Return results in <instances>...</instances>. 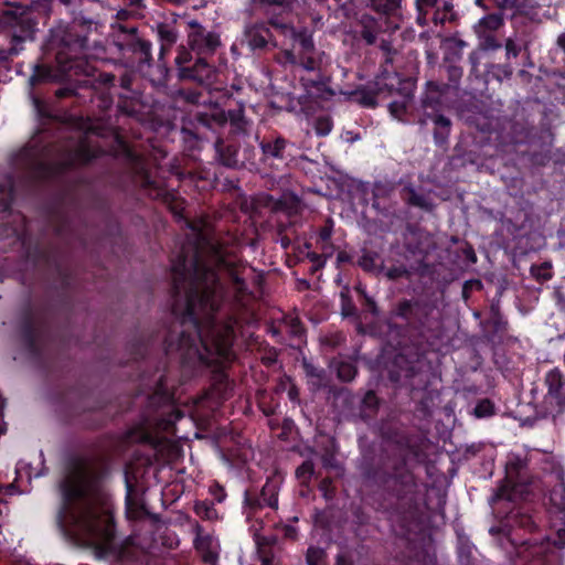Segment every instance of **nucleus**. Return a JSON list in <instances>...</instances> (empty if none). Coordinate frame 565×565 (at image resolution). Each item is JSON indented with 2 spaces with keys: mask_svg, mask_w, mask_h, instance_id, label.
<instances>
[{
  "mask_svg": "<svg viewBox=\"0 0 565 565\" xmlns=\"http://www.w3.org/2000/svg\"><path fill=\"white\" fill-rule=\"evenodd\" d=\"M245 270L225 241L201 232L183 245L171 259L170 313L149 335L127 343L130 359L145 360L156 350L167 358L175 354L184 376L209 371L215 384L225 385L226 371L236 360L235 311L253 298Z\"/></svg>",
  "mask_w": 565,
  "mask_h": 565,
  "instance_id": "f257e3e1",
  "label": "nucleus"
},
{
  "mask_svg": "<svg viewBox=\"0 0 565 565\" xmlns=\"http://www.w3.org/2000/svg\"><path fill=\"white\" fill-rule=\"evenodd\" d=\"M423 450L406 434L383 446L376 456L364 454L360 463L363 479L377 490V510L386 514L397 535L408 539L419 529L420 477L416 473Z\"/></svg>",
  "mask_w": 565,
  "mask_h": 565,
  "instance_id": "f03ea898",
  "label": "nucleus"
},
{
  "mask_svg": "<svg viewBox=\"0 0 565 565\" xmlns=\"http://www.w3.org/2000/svg\"><path fill=\"white\" fill-rule=\"evenodd\" d=\"M390 329H397L402 340L387 365L388 381L396 388H406L412 399L425 395L430 384L431 366L426 354L434 350L440 338L443 323L437 308L420 298H402L390 311Z\"/></svg>",
  "mask_w": 565,
  "mask_h": 565,
  "instance_id": "7ed1b4c3",
  "label": "nucleus"
},
{
  "mask_svg": "<svg viewBox=\"0 0 565 565\" xmlns=\"http://www.w3.org/2000/svg\"><path fill=\"white\" fill-rule=\"evenodd\" d=\"M75 480H63L60 523L74 540L88 546H109L116 537L111 495L104 486L105 469H92L85 458L73 459Z\"/></svg>",
  "mask_w": 565,
  "mask_h": 565,
  "instance_id": "20e7f679",
  "label": "nucleus"
},
{
  "mask_svg": "<svg viewBox=\"0 0 565 565\" xmlns=\"http://www.w3.org/2000/svg\"><path fill=\"white\" fill-rule=\"evenodd\" d=\"M98 23L89 14L78 13L70 23L50 30L43 45L49 63H38L30 76V85L62 82L73 76H93L95 67L89 61V36Z\"/></svg>",
  "mask_w": 565,
  "mask_h": 565,
  "instance_id": "39448f33",
  "label": "nucleus"
},
{
  "mask_svg": "<svg viewBox=\"0 0 565 565\" xmlns=\"http://www.w3.org/2000/svg\"><path fill=\"white\" fill-rule=\"evenodd\" d=\"M489 534L494 546L502 551L513 565H559L555 548L565 546V522L554 537L544 533L534 516L515 509L510 511Z\"/></svg>",
  "mask_w": 565,
  "mask_h": 565,
  "instance_id": "423d86ee",
  "label": "nucleus"
},
{
  "mask_svg": "<svg viewBox=\"0 0 565 565\" xmlns=\"http://www.w3.org/2000/svg\"><path fill=\"white\" fill-rule=\"evenodd\" d=\"M462 56L459 53L447 54L438 67V77L426 82V89L420 96L417 124L422 128L431 125L433 139L437 147L449 143L452 121L445 114L443 99L458 97L463 75Z\"/></svg>",
  "mask_w": 565,
  "mask_h": 565,
  "instance_id": "0eeeda50",
  "label": "nucleus"
},
{
  "mask_svg": "<svg viewBox=\"0 0 565 565\" xmlns=\"http://www.w3.org/2000/svg\"><path fill=\"white\" fill-rule=\"evenodd\" d=\"M227 122H230L233 132H245L247 121L244 107L238 106L228 111L218 108L210 111H196L183 121L181 128L182 140L189 150L199 149L202 141H210L209 134L221 132Z\"/></svg>",
  "mask_w": 565,
  "mask_h": 565,
  "instance_id": "6e6552de",
  "label": "nucleus"
},
{
  "mask_svg": "<svg viewBox=\"0 0 565 565\" xmlns=\"http://www.w3.org/2000/svg\"><path fill=\"white\" fill-rule=\"evenodd\" d=\"M52 337L51 310L49 308L33 310L28 306L20 321V338L29 356L39 365H45V353Z\"/></svg>",
  "mask_w": 565,
  "mask_h": 565,
  "instance_id": "1a4fd4ad",
  "label": "nucleus"
},
{
  "mask_svg": "<svg viewBox=\"0 0 565 565\" xmlns=\"http://www.w3.org/2000/svg\"><path fill=\"white\" fill-rule=\"evenodd\" d=\"M0 23L3 34L9 42L7 47H0V65L8 66L25 49V43L33 42L36 33V22L32 12L18 7L2 11Z\"/></svg>",
  "mask_w": 565,
  "mask_h": 565,
  "instance_id": "9d476101",
  "label": "nucleus"
},
{
  "mask_svg": "<svg viewBox=\"0 0 565 565\" xmlns=\"http://www.w3.org/2000/svg\"><path fill=\"white\" fill-rule=\"evenodd\" d=\"M174 66L178 81L194 83L201 87H210L217 77V70L212 61L193 54L183 45L178 47Z\"/></svg>",
  "mask_w": 565,
  "mask_h": 565,
  "instance_id": "9b49d317",
  "label": "nucleus"
},
{
  "mask_svg": "<svg viewBox=\"0 0 565 565\" xmlns=\"http://www.w3.org/2000/svg\"><path fill=\"white\" fill-rule=\"evenodd\" d=\"M127 157L132 163L135 182L147 191L154 199H162L168 203L169 210L177 218L184 217V201L177 198L173 193L163 189L160 183L153 179L147 163L135 151L128 149Z\"/></svg>",
  "mask_w": 565,
  "mask_h": 565,
  "instance_id": "f8f14e48",
  "label": "nucleus"
},
{
  "mask_svg": "<svg viewBox=\"0 0 565 565\" xmlns=\"http://www.w3.org/2000/svg\"><path fill=\"white\" fill-rule=\"evenodd\" d=\"M532 65L530 52L521 41L508 38L504 41V61L486 65L483 81L486 84L510 79L519 66Z\"/></svg>",
  "mask_w": 565,
  "mask_h": 565,
  "instance_id": "ddd939ff",
  "label": "nucleus"
},
{
  "mask_svg": "<svg viewBox=\"0 0 565 565\" xmlns=\"http://www.w3.org/2000/svg\"><path fill=\"white\" fill-rule=\"evenodd\" d=\"M116 45L121 55L129 56L139 68L152 65V43L141 36L136 26H120Z\"/></svg>",
  "mask_w": 565,
  "mask_h": 565,
  "instance_id": "4468645a",
  "label": "nucleus"
},
{
  "mask_svg": "<svg viewBox=\"0 0 565 565\" xmlns=\"http://www.w3.org/2000/svg\"><path fill=\"white\" fill-rule=\"evenodd\" d=\"M28 257L34 263V265L45 263L55 267L60 278L61 294L65 298V301L68 302L71 292L76 282V276L73 269L62 264V262L55 256L53 249L44 248L40 245H35L33 248H30L28 250Z\"/></svg>",
  "mask_w": 565,
  "mask_h": 565,
  "instance_id": "2eb2a0df",
  "label": "nucleus"
},
{
  "mask_svg": "<svg viewBox=\"0 0 565 565\" xmlns=\"http://www.w3.org/2000/svg\"><path fill=\"white\" fill-rule=\"evenodd\" d=\"M545 384L547 393L537 411L543 417L551 416L553 419L565 411V381L562 373L557 370H551L546 373Z\"/></svg>",
  "mask_w": 565,
  "mask_h": 565,
  "instance_id": "dca6fc26",
  "label": "nucleus"
},
{
  "mask_svg": "<svg viewBox=\"0 0 565 565\" xmlns=\"http://www.w3.org/2000/svg\"><path fill=\"white\" fill-rule=\"evenodd\" d=\"M188 44L193 54L198 56L212 57L222 45L220 34L207 31L199 21L190 20L188 22Z\"/></svg>",
  "mask_w": 565,
  "mask_h": 565,
  "instance_id": "f3484780",
  "label": "nucleus"
},
{
  "mask_svg": "<svg viewBox=\"0 0 565 565\" xmlns=\"http://www.w3.org/2000/svg\"><path fill=\"white\" fill-rule=\"evenodd\" d=\"M21 157L26 161H32V171L43 181L60 179L75 168V160L71 158L70 153L63 160L42 161L36 159L32 148H24L21 151Z\"/></svg>",
  "mask_w": 565,
  "mask_h": 565,
  "instance_id": "a211bd4d",
  "label": "nucleus"
},
{
  "mask_svg": "<svg viewBox=\"0 0 565 565\" xmlns=\"http://www.w3.org/2000/svg\"><path fill=\"white\" fill-rule=\"evenodd\" d=\"M395 84L401 85L402 79L396 75L382 74L377 76L373 84L356 89L354 92L355 99L360 105L367 108L377 106V98L391 96L394 94Z\"/></svg>",
  "mask_w": 565,
  "mask_h": 565,
  "instance_id": "6ab92c4d",
  "label": "nucleus"
},
{
  "mask_svg": "<svg viewBox=\"0 0 565 565\" xmlns=\"http://www.w3.org/2000/svg\"><path fill=\"white\" fill-rule=\"evenodd\" d=\"M258 146L262 151L260 160L264 163L287 162L292 158L294 142L278 132L264 136Z\"/></svg>",
  "mask_w": 565,
  "mask_h": 565,
  "instance_id": "aec40b11",
  "label": "nucleus"
},
{
  "mask_svg": "<svg viewBox=\"0 0 565 565\" xmlns=\"http://www.w3.org/2000/svg\"><path fill=\"white\" fill-rule=\"evenodd\" d=\"M53 0H19L14 2H4L6 8L2 11H10L11 9L21 7L30 12L36 22V26L39 25V13L40 11H45L50 3ZM61 4H63L66 10L72 14V19L75 18L78 13L88 14L87 13V3H93L96 0H58Z\"/></svg>",
  "mask_w": 565,
  "mask_h": 565,
  "instance_id": "412c9836",
  "label": "nucleus"
},
{
  "mask_svg": "<svg viewBox=\"0 0 565 565\" xmlns=\"http://www.w3.org/2000/svg\"><path fill=\"white\" fill-rule=\"evenodd\" d=\"M270 25L278 34L291 40L295 45H298V53L316 51L312 34L306 28L297 30L292 24L285 22L284 19H274Z\"/></svg>",
  "mask_w": 565,
  "mask_h": 565,
  "instance_id": "4be33fe9",
  "label": "nucleus"
},
{
  "mask_svg": "<svg viewBox=\"0 0 565 565\" xmlns=\"http://www.w3.org/2000/svg\"><path fill=\"white\" fill-rule=\"evenodd\" d=\"M209 137L210 140L213 139L215 160L225 168L237 170L239 145L233 139L222 138L221 132L209 134Z\"/></svg>",
  "mask_w": 565,
  "mask_h": 565,
  "instance_id": "5701e85b",
  "label": "nucleus"
},
{
  "mask_svg": "<svg viewBox=\"0 0 565 565\" xmlns=\"http://www.w3.org/2000/svg\"><path fill=\"white\" fill-rule=\"evenodd\" d=\"M270 28L273 26L269 23V18H267L266 22H255L246 28L245 40L250 50H266L269 45L273 47L278 46V42Z\"/></svg>",
  "mask_w": 565,
  "mask_h": 565,
  "instance_id": "b1692460",
  "label": "nucleus"
},
{
  "mask_svg": "<svg viewBox=\"0 0 565 565\" xmlns=\"http://www.w3.org/2000/svg\"><path fill=\"white\" fill-rule=\"evenodd\" d=\"M297 0H252L253 8L260 14L269 18V23L274 19L281 20L285 14L292 11Z\"/></svg>",
  "mask_w": 565,
  "mask_h": 565,
  "instance_id": "393cba45",
  "label": "nucleus"
},
{
  "mask_svg": "<svg viewBox=\"0 0 565 565\" xmlns=\"http://www.w3.org/2000/svg\"><path fill=\"white\" fill-rule=\"evenodd\" d=\"M126 515L128 520L139 521L142 519H156L142 501L136 498V487L128 478H126V497H125Z\"/></svg>",
  "mask_w": 565,
  "mask_h": 565,
  "instance_id": "a878e982",
  "label": "nucleus"
},
{
  "mask_svg": "<svg viewBox=\"0 0 565 565\" xmlns=\"http://www.w3.org/2000/svg\"><path fill=\"white\" fill-rule=\"evenodd\" d=\"M300 82L307 96L310 98L326 99L334 95L333 89L330 87V77L320 72H318L315 77L302 76Z\"/></svg>",
  "mask_w": 565,
  "mask_h": 565,
  "instance_id": "bb28decb",
  "label": "nucleus"
},
{
  "mask_svg": "<svg viewBox=\"0 0 565 565\" xmlns=\"http://www.w3.org/2000/svg\"><path fill=\"white\" fill-rule=\"evenodd\" d=\"M440 0H415L417 17L416 22L422 26L441 24L445 14L439 13Z\"/></svg>",
  "mask_w": 565,
  "mask_h": 565,
  "instance_id": "cd10ccee",
  "label": "nucleus"
},
{
  "mask_svg": "<svg viewBox=\"0 0 565 565\" xmlns=\"http://www.w3.org/2000/svg\"><path fill=\"white\" fill-rule=\"evenodd\" d=\"M482 326L484 329V337L490 342H494L507 331L508 321L501 313L499 305H491L490 317L482 322Z\"/></svg>",
  "mask_w": 565,
  "mask_h": 565,
  "instance_id": "c85d7f7f",
  "label": "nucleus"
},
{
  "mask_svg": "<svg viewBox=\"0 0 565 565\" xmlns=\"http://www.w3.org/2000/svg\"><path fill=\"white\" fill-rule=\"evenodd\" d=\"M401 199L408 206L417 207L424 212L430 213L436 207V204L428 195L418 193L411 183L402 188Z\"/></svg>",
  "mask_w": 565,
  "mask_h": 565,
  "instance_id": "c756f323",
  "label": "nucleus"
},
{
  "mask_svg": "<svg viewBox=\"0 0 565 565\" xmlns=\"http://www.w3.org/2000/svg\"><path fill=\"white\" fill-rule=\"evenodd\" d=\"M394 92H397L403 99L402 100H393L388 104V111L398 121L407 122L408 120L405 118V116L408 113L409 103L412 102L414 94L413 89L411 87H407L403 85L395 84Z\"/></svg>",
  "mask_w": 565,
  "mask_h": 565,
  "instance_id": "7c9ffc66",
  "label": "nucleus"
},
{
  "mask_svg": "<svg viewBox=\"0 0 565 565\" xmlns=\"http://www.w3.org/2000/svg\"><path fill=\"white\" fill-rule=\"evenodd\" d=\"M157 40L160 43L159 53L162 56H167L171 49L175 45L179 39V31L172 23L160 22L156 25Z\"/></svg>",
  "mask_w": 565,
  "mask_h": 565,
  "instance_id": "2f4dec72",
  "label": "nucleus"
},
{
  "mask_svg": "<svg viewBox=\"0 0 565 565\" xmlns=\"http://www.w3.org/2000/svg\"><path fill=\"white\" fill-rule=\"evenodd\" d=\"M380 408V398L372 390L367 391L360 402L359 417L362 422L369 423L374 419Z\"/></svg>",
  "mask_w": 565,
  "mask_h": 565,
  "instance_id": "473e14b6",
  "label": "nucleus"
},
{
  "mask_svg": "<svg viewBox=\"0 0 565 565\" xmlns=\"http://www.w3.org/2000/svg\"><path fill=\"white\" fill-rule=\"evenodd\" d=\"M497 8L503 15L513 18L515 15H525L529 13L531 6L529 0H493Z\"/></svg>",
  "mask_w": 565,
  "mask_h": 565,
  "instance_id": "72a5a7b5",
  "label": "nucleus"
},
{
  "mask_svg": "<svg viewBox=\"0 0 565 565\" xmlns=\"http://www.w3.org/2000/svg\"><path fill=\"white\" fill-rule=\"evenodd\" d=\"M286 60L291 64H298L308 72H316L320 68V60L315 56V52L294 53L286 51Z\"/></svg>",
  "mask_w": 565,
  "mask_h": 565,
  "instance_id": "f704fd0d",
  "label": "nucleus"
},
{
  "mask_svg": "<svg viewBox=\"0 0 565 565\" xmlns=\"http://www.w3.org/2000/svg\"><path fill=\"white\" fill-rule=\"evenodd\" d=\"M381 256L375 250L363 249L356 265L365 273L381 274L384 271V265L380 262Z\"/></svg>",
  "mask_w": 565,
  "mask_h": 565,
  "instance_id": "c9c22d12",
  "label": "nucleus"
},
{
  "mask_svg": "<svg viewBox=\"0 0 565 565\" xmlns=\"http://www.w3.org/2000/svg\"><path fill=\"white\" fill-rule=\"evenodd\" d=\"M497 413L498 406L489 397L478 398L471 411H469V414L477 419H488L495 416Z\"/></svg>",
  "mask_w": 565,
  "mask_h": 565,
  "instance_id": "e433bc0d",
  "label": "nucleus"
},
{
  "mask_svg": "<svg viewBox=\"0 0 565 565\" xmlns=\"http://www.w3.org/2000/svg\"><path fill=\"white\" fill-rule=\"evenodd\" d=\"M394 191V185L391 182L386 181H376L373 184L372 189V206L375 210L382 211L385 210V205L382 202L391 196Z\"/></svg>",
  "mask_w": 565,
  "mask_h": 565,
  "instance_id": "4c0bfd02",
  "label": "nucleus"
},
{
  "mask_svg": "<svg viewBox=\"0 0 565 565\" xmlns=\"http://www.w3.org/2000/svg\"><path fill=\"white\" fill-rule=\"evenodd\" d=\"M171 68L168 66L166 56L158 55L157 66L153 71L151 82L156 86H166L170 81Z\"/></svg>",
  "mask_w": 565,
  "mask_h": 565,
  "instance_id": "58836bf2",
  "label": "nucleus"
},
{
  "mask_svg": "<svg viewBox=\"0 0 565 565\" xmlns=\"http://www.w3.org/2000/svg\"><path fill=\"white\" fill-rule=\"evenodd\" d=\"M334 222L331 217H328L324 221V224L318 230V238L317 243L320 245L321 250H332L333 244L331 242L332 233H333Z\"/></svg>",
  "mask_w": 565,
  "mask_h": 565,
  "instance_id": "ea45409f",
  "label": "nucleus"
},
{
  "mask_svg": "<svg viewBox=\"0 0 565 565\" xmlns=\"http://www.w3.org/2000/svg\"><path fill=\"white\" fill-rule=\"evenodd\" d=\"M267 507L263 504V498L258 494L256 489H247L244 492V508L247 510V515L250 516Z\"/></svg>",
  "mask_w": 565,
  "mask_h": 565,
  "instance_id": "a19ab883",
  "label": "nucleus"
},
{
  "mask_svg": "<svg viewBox=\"0 0 565 565\" xmlns=\"http://www.w3.org/2000/svg\"><path fill=\"white\" fill-rule=\"evenodd\" d=\"M257 167L256 163V149L253 145H245L239 148L238 167L237 170L247 169L253 170Z\"/></svg>",
  "mask_w": 565,
  "mask_h": 565,
  "instance_id": "79ce46f5",
  "label": "nucleus"
},
{
  "mask_svg": "<svg viewBox=\"0 0 565 565\" xmlns=\"http://www.w3.org/2000/svg\"><path fill=\"white\" fill-rule=\"evenodd\" d=\"M337 377L341 382H351L358 375V367L353 361L341 360L335 363Z\"/></svg>",
  "mask_w": 565,
  "mask_h": 565,
  "instance_id": "37998d69",
  "label": "nucleus"
},
{
  "mask_svg": "<svg viewBox=\"0 0 565 565\" xmlns=\"http://www.w3.org/2000/svg\"><path fill=\"white\" fill-rule=\"evenodd\" d=\"M284 326L289 333V335L297 340H302L306 335V329L297 316H285L284 317Z\"/></svg>",
  "mask_w": 565,
  "mask_h": 565,
  "instance_id": "c03bdc74",
  "label": "nucleus"
},
{
  "mask_svg": "<svg viewBox=\"0 0 565 565\" xmlns=\"http://www.w3.org/2000/svg\"><path fill=\"white\" fill-rule=\"evenodd\" d=\"M258 494L263 498V504H266L268 508L277 509L278 507V489L277 486L267 480L263 486Z\"/></svg>",
  "mask_w": 565,
  "mask_h": 565,
  "instance_id": "a18cd8bd",
  "label": "nucleus"
},
{
  "mask_svg": "<svg viewBox=\"0 0 565 565\" xmlns=\"http://www.w3.org/2000/svg\"><path fill=\"white\" fill-rule=\"evenodd\" d=\"M503 14L498 11L488 13L479 20V26L484 31H497L503 25Z\"/></svg>",
  "mask_w": 565,
  "mask_h": 565,
  "instance_id": "49530a36",
  "label": "nucleus"
},
{
  "mask_svg": "<svg viewBox=\"0 0 565 565\" xmlns=\"http://www.w3.org/2000/svg\"><path fill=\"white\" fill-rule=\"evenodd\" d=\"M174 390V384H170L168 376L166 374H162L156 383L154 393L158 396H160L163 401H171L174 398L175 395Z\"/></svg>",
  "mask_w": 565,
  "mask_h": 565,
  "instance_id": "de8ad7c7",
  "label": "nucleus"
},
{
  "mask_svg": "<svg viewBox=\"0 0 565 565\" xmlns=\"http://www.w3.org/2000/svg\"><path fill=\"white\" fill-rule=\"evenodd\" d=\"M401 0H369L372 10L380 14H392L399 8Z\"/></svg>",
  "mask_w": 565,
  "mask_h": 565,
  "instance_id": "09e8293b",
  "label": "nucleus"
},
{
  "mask_svg": "<svg viewBox=\"0 0 565 565\" xmlns=\"http://www.w3.org/2000/svg\"><path fill=\"white\" fill-rule=\"evenodd\" d=\"M194 512L203 520L212 521L217 519V511L214 507V501L203 500L195 502Z\"/></svg>",
  "mask_w": 565,
  "mask_h": 565,
  "instance_id": "8fccbe9b",
  "label": "nucleus"
},
{
  "mask_svg": "<svg viewBox=\"0 0 565 565\" xmlns=\"http://www.w3.org/2000/svg\"><path fill=\"white\" fill-rule=\"evenodd\" d=\"M327 553L318 546H309L306 553L307 565H326Z\"/></svg>",
  "mask_w": 565,
  "mask_h": 565,
  "instance_id": "3c124183",
  "label": "nucleus"
},
{
  "mask_svg": "<svg viewBox=\"0 0 565 565\" xmlns=\"http://www.w3.org/2000/svg\"><path fill=\"white\" fill-rule=\"evenodd\" d=\"M332 250L327 249L326 254L324 250H322L321 254H318L316 252H310L309 256L306 258L308 259L312 265L310 268L311 274H315L316 271L320 270L324 267L327 258L332 255Z\"/></svg>",
  "mask_w": 565,
  "mask_h": 565,
  "instance_id": "603ef678",
  "label": "nucleus"
},
{
  "mask_svg": "<svg viewBox=\"0 0 565 565\" xmlns=\"http://www.w3.org/2000/svg\"><path fill=\"white\" fill-rule=\"evenodd\" d=\"M356 292L359 294L362 300V307L365 311L370 312L372 316L377 317L380 313L376 301L367 295L363 287H358Z\"/></svg>",
  "mask_w": 565,
  "mask_h": 565,
  "instance_id": "864d4df0",
  "label": "nucleus"
},
{
  "mask_svg": "<svg viewBox=\"0 0 565 565\" xmlns=\"http://www.w3.org/2000/svg\"><path fill=\"white\" fill-rule=\"evenodd\" d=\"M384 275L388 280L396 281L401 278H409L411 271L403 264L394 265L388 268L384 267Z\"/></svg>",
  "mask_w": 565,
  "mask_h": 565,
  "instance_id": "5fc2aeb1",
  "label": "nucleus"
},
{
  "mask_svg": "<svg viewBox=\"0 0 565 565\" xmlns=\"http://www.w3.org/2000/svg\"><path fill=\"white\" fill-rule=\"evenodd\" d=\"M550 503L556 512L565 514V488H555L550 493Z\"/></svg>",
  "mask_w": 565,
  "mask_h": 565,
  "instance_id": "6e6d98bb",
  "label": "nucleus"
},
{
  "mask_svg": "<svg viewBox=\"0 0 565 565\" xmlns=\"http://www.w3.org/2000/svg\"><path fill=\"white\" fill-rule=\"evenodd\" d=\"M313 128L318 136L324 137L331 132L333 128V121L330 116H319L315 120Z\"/></svg>",
  "mask_w": 565,
  "mask_h": 565,
  "instance_id": "4d7b16f0",
  "label": "nucleus"
},
{
  "mask_svg": "<svg viewBox=\"0 0 565 565\" xmlns=\"http://www.w3.org/2000/svg\"><path fill=\"white\" fill-rule=\"evenodd\" d=\"M71 158L75 160V167L78 164H88L94 159V154L89 148L81 147L68 152Z\"/></svg>",
  "mask_w": 565,
  "mask_h": 565,
  "instance_id": "13d9d810",
  "label": "nucleus"
},
{
  "mask_svg": "<svg viewBox=\"0 0 565 565\" xmlns=\"http://www.w3.org/2000/svg\"><path fill=\"white\" fill-rule=\"evenodd\" d=\"M56 236L67 239L72 234V223L66 216H62L54 227Z\"/></svg>",
  "mask_w": 565,
  "mask_h": 565,
  "instance_id": "bf43d9fd",
  "label": "nucleus"
},
{
  "mask_svg": "<svg viewBox=\"0 0 565 565\" xmlns=\"http://www.w3.org/2000/svg\"><path fill=\"white\" fill-rule=\"evenodd\" d=\"M315 473V465L311 460H305L297 469L296 477L302 481L310 480Z\"/></svg>",
  "mask_w": 565,
  "mask_h": 565,
  "instance_id": "052dcab7",
  "label": "nucleus"
},
{
  "mask_svg": "<svg viewBox=\"0 0 565 565\" xmlns=\"http://www.w3.org/2000/svg\"><path fill=\"white\" fill-rule=\"evenodd\" d=\"M311 243L310 242H303L302 244H295L292 246V254L296 259V262H303L311 252Z\"/></svg>",
  "mask_w": 565,
  "mask_h": 565,
  "instance_id": "680f3d73",
  "label": "nucleus"
},
{
  "mask_svg": "<svg viewBox=\"0 0 565 565\" xmlns=\"http://www.w3.org/2000/svg\"><path fill=\"white\" fill-rule=\"evenodd\" d=\"M319 491L327 501H331L335 497V488L330 478H323L318 486Z\"/></svg>",
  "mask_w": 565,
  "mask_h": 565,
  "instance_id": "e2e57ef3",
  "label": "nucleus"
},
{
  "mask_svg": "<svg viewBox=\"0 0 565 565\" xmlns=\"http://www.w3.org/2000/svg\"><path fill=\"white\" fill-rule=\"evenodd\" d=\"M341 313L343 317H356L358 310L351 298L341 294Z\"/></svg>",
  "mask_w": 565,
  "mask_h": 565,
  "instance_id": "0e129e2a",
  "label": "nucleus"
},
{
  "mask_svg": "<svg viewBox=\"0 0 565 565\" xmlns=\"http://www.w3.org/2000/svg\"><path fill=\"white\" fill-rule=\"evenodd\" d=\"M483 288L480 279H469L462 285L461 296L463 300H468L471 296L472 290H481Z\"/></svg>",
  "mask_w": 565,
  "mask_h": 565,
  "instance_id": "69168bd1",
  "label": "nucleus"
},
{
  "mask_svg": "<svg viewBox=\"0 0 565 565\" xmlns=\"http://www.w3.org/2000/svg\"><path fill=\"white\" fill-rule=\"evenodd\" d=\"M178 95L183 98L186 103L198 104L202 97V93L198 89L180 88Z\"/></svg>",
  "mask_w": 565,
  "mask_h": 565,
  "instance_id": "338daca9",
  "label": "nucleus"
},
{
  "mask_svg": "<svg viewBox=\"0 0 565 565\" xmlns=\"http://www.w3.org/2000/svg\"><path fill=\"white\" fill-rule=\"evenodd\" d=\"M439 2V13L445 14L443 19V24L446 21H452L456 18V13L454 11L452 0H440Z\"/></svg>",
  "mask_w": 565,
  "mask_h": 565,
  "instance_id": "774afa93",
  "label": "nucleus"
}]
</instances>
